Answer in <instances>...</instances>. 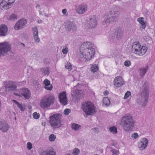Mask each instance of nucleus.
Returning <instances> with one entry per match:
<instances>
[{
    "label": "nucleus",
    "instance_id": "nucleus-1",
    "mask_svg": "<svg viewBox=\"0 0 155 155\" xmlns=\"http://www.w3.org/2000/svg\"><path fill=\"white\" fill-rule=\"evenodd\" d=\"M92 46L89 42L82 45L80 49V57L84 58L87 61L93 58L95 54V51L94 49L92 48Z\"/></svg>",
    "mask_w": 155,
    "mask_h": 155
},
{
    "label": "nucleus",
    "instance_id": "nucleus-2",
    "mask_svg": "<svg viewBox=\"0 0 155 155\" xmlns=\"http://www.w3.org/2000/svg\"><path fill=\"white\" fill-rule=\"evenodd\" d=\"M116 9L115 7H113L109 11V13L102 22L104 26L107 27L110 22L116 21L117 20L119 12Z\"/></svg>",
    "mask_w": 155,
    "mask_h": 155
},
{
    "label": "nucleus",
    "instance_id": "nucleus-3",
    "mask_svg": "<svg viewBox=\"0 0 155 155\" xmlns=\"http://www.w3.org/2000/svg\"><path fill=\"white\" fill-rule=\"evenodd\" d=\"M148 87V83L145 82L141 88V92L140 96L137 98V102L140 105L144 106L146 104L149 97L148 92L147 89Z\"/></svg>",
    "mask_w": 155,
    "mask_h": 155
},
{
    "label": "nucleus",
    "instance_id": "nucleus-4",
    "mask_svg": "<svg viewBox=\"0 0 155 155\" xmlns=\"http://www.w3.org/2000/svg\"><path fill=\"white\" fill-rule=\"evenodd\" d=\"M121 123L123 129L128 132L133 129L135 122L132 117H123Z\"/></svg>",
    "mask_w": 155,
    "mask_h": 155
},
{
    "label": "nucleus",
    "instance_id": "nucleus-5",
    "mask_svg": "<svg viewBox=\"0 0 155 155\" xmlns=\"http://www.w3.org/2000/svg\"><path fill=\"white\" fill-rule=\"evenodd\" d=\"M81 108L87 115H93L96 112L94 105L90 102L83 103Z\"/></svg>",
    "mask_w": 155,
    "mask_h": 155
},
{
    "label": "nucleus",
    "instance_id": "nucleus-6",
    "mask_svg": "<svg viewBox=\"0 0 155 155\" xmlns=\"http://www.w3.org/2000/svg\"><path fill=\"white\" fill-rule=\"evenodd\" d=\"M147 48L145 46H141L139 43L135 42L133 45L131 51L134 53L139 55H143L146 52Z\"/></svg>",
    "mask_w": 155,
    "mask_h": 155
},
{
    "label": "nucleus",
    "instance_id": "nucleus-7",
    "mask_svg": "<svg viewBox=\"0 0 155 155\" xmlns=\"http://www.w3.org/2000/svg\"><path fill=\"white\" fill-rule=\"evenodd\" d=\"M54 97L50 96L43 97L41 101V106L44 109L47 108L54 103Z\"/></svg>",
    "mask_w": 155,
    "mask_h": 155
},
{
    "label": "nucleus",
    "instance_id": "nucleus-8",
    "mask_svg": "<svg viewBox=\"0 0 155 155\" xmlns=\"http://www.w3.org/2000/svg\"><path fill=\"white\" fill-rule=\"evenodd\" d=\"M10 45L7 42L0 43V57L5 55L10 50Z\"/></svg>",
    "mask_w": 155,
    "mask_h": 155
},
{
    "label": "nucleus",
    "instance_id": "nucleus-9",
    "mask_svg": "<svg viewBox=\"0 0 155 155\" xmlns=\"http://www.w3.org/2000/svg\"><path fill=\"white\" fill-rule=\"evenodd\" d=\"M123 34V32L121 29L117 28L111 32V35L113 39L119 40L122 37Z\"/></svg>",
    "mask_w": 155,
    "mask_h": 155
},
{
    "label": "nucleus",
    "instance_id": "nucleus-10",
    "mask_svg": "<svg viewBox=\"0 0 155 155\" xmlns=\"http://www.w3.org/2000/svg\"><path fill=\"white\" fill-rule=\"evenodd\" d=\"M65 30L68 32H74L77 30V26L73 22L67 21L64 23Z\"/></svg>",
    "mask_w": 155,
    "mask_h": 155
},
{
    "label": "nucleus",
    "instance_id": "nucleus-11",
    "mask_svg": "<svg viewBox=\"0 0 155 155\" xmlns=\"http://www.w3.org/2000/svg\"><path fill=\"white\" fill-rule=\"evenodd\" d=\"M87 26L89 28H95L97 25V21L94 17H90L87 20L86 22Z\"/></svg>",
    "mask_w": 155,
    "mask_h": 155
},
{
    "label": "nucleus",
    "instance_id": "nucleus-12",
    "mask_svg": "<svg viewBox=\"0 0 155 155\" xmlns=\"http://www.w3.org/2000/svg\"><path fill=\"white\" fill-rule=\"evenodd\" d=\"M59 117H50V123L53 127H58L60 126V120Z\"/></svg>",
    "mask_w": 155,
    "mask_h": 155
},
{
    "label": "nucleus",
    "instance_id": "nucleus-13",
    "mask_svg": "<svg viewBox=\"0 0 155 155\" xmlns=\"http://www.w3.org/2000/svg\"><path fill=\"white\" fill-rule=\"evenodd\" d=\"M10 126L3 119H0V130L2 132H6L9 129Z\"/></svg>",
    "mask_w": 155,
    "mask_h": 155
},
{
    "label": "nucleus",
    "instance_id": "nucleus-14",
    "mask_svg": "<svg viewBox=\"0 0 155 155\" xmlns=\"http://www.w3.org/2000/svg\"><path fill=\"white\" fill-rule=\"evenodd\" d=\"M59 100L60 103L63 105H66L67 103V97L65 92L63 91L60 93L58 96Z\"/></svg>",
    "mask_w": 155,
    "mask_h": 155
},
{
    "label": "nucleus",
    "instance_id": "nucleus-15",
    "mask_svg": "<svg viewBox=\"0 0 155 155\" xmlns=\"http://www.w3.org/2000/svg\"><path fill=\"white\" fill-rule=\"evenodd\" d=\"M27 23V20L25 19H22L18 21L15 24L14 28L16 30H18L24 27Z\"/></svg>",
    "mask_w": 155,
    "mask_h": 155
},
{
    "label": "nucleus",
    "instance_id": "nucleus-16",
    "mask_svg": "<svg viewBox=\"0 0 155 155\" xmlns=\"http://www.w3.org/2000/svg\"><path fill=\"white\" fill-rule=\"evenodd\" d=\"M87 10V6L84 4H81L76 7V12L79 14H82Z\"/></svg>",
    "mask_w": 155,
    "mask_h": 155
},
{
    "label": "nucleus",
    "instance_id": "nucleus-17",
    "mask_svg": "<svg viewBox=\"0 0 155 155\" xmlns=\"http://www.w3.org/2000/svg\"><path fill=\"white\" fill-rule=\"evenodd\" d=\"M148 143V140L147 138H143L139 142L138 147L140 150H143L147 147Z\"/></svg>",
    "mask_w": 155,
    "mask_h": 155
},
{
    "label": "nucleus",
    "instance_id": "nucleus-18",
    "mask_svg": "<svg viewBox=\"0 0 155 155\" xmlns=\"http://www.w3.org/2000/svg\"><path fill=\"white\" fill-rule=\"evenodd\" d=\"M114 83L116 87H118L122 86L124 84V82L121 77L118 76L115 78Z\"/></svg>",
    "mask_w": 155,
    "mask_h": 155
},
{
    "label": "nucleus",
    "instance_id": "nucleus-19",
    "mask_svg": "<svg viewBox=\"0 0 155 155\" xmlns=\"http://www.w3.org/2000/svg\"><path fill=\"white\" fill-rule=\"evenodd\" d=\"M4 84L6 85L8 92L15 90L17 87L14 82L12 81H6L5 82Z\"/></svg>",
    "mask_w": 155,
    "mask_h": 155
},
{
    "label": "nucleus",
    "instance_id": "nucleus-20",
    "mask_svg": "<svg viewBox=\"0 0 155 155\" xmlns=\"http://www.w3.org/2000/svg\"><path fill=\"white\" fill-rule=\"evenodd\" d=\"M19 92L27 99H29L31 96V94L30 91L26 88H23L20 89Z\"/></svg>",
    "mask_w": 155,
    "mask_h": 155
},
{
    "label": "nucleus",
    "instance_id": "nucleus-21",
    "mask_svg": "<svg viewBox=\"0 0 155 155\" xmlns=\"http://www.w3.org/2000/svg\"><path fill=\"white\" fill-rule=\"evenodd\" d=\"M32 31L33 34V37L35 41L36 42H39L40 41V38L38 36V29L36 27L32 28Z\"/></svg>",
    "mask_w": 155,
    "mask_h": 155
},
{
    "label": "nucleus",
    "instance_id": "nucleus-22",
    "mask_svg": "<svg viewBox=\"0 0 155 155\" xmlns=\"http://www.w3.org/2000/svg\"><path fill=\"white\" fill-rule=\"evenodd\" d=\"M40 154L41 155H56V153L53 149H49L42 151Z\"/></svg>",
    "mask_w": 155,
    "mask_h": 155
},
{
    "label": "nucleus",
    "instance_id": "nucleus-23",
    "mask_svg": "<svg viewBox=\"0 0 155 155\" xmlns=\"http://www.w3.org/2000/svg\"><path fill=\"white\" fill-rule=\"evenodd\" d=\"M8 30V28L4 25H0V36H5Z\"/></svg>",
    "mask_w": 155,
    "mask_h": 155
},
{
    "label": "nucleus",
    "instance_id": "nucleus-24",
    "mask_svg": "<svg viewBox=\"0 0 155 155\" xmlns=\"http://www.w3.org/2000/svg\"><path fill=\"white\" fill-rule=\"evenodd\" d=\"M10 0H8V1L9 2L8 3L3 1L0 3V5L4 8L6 9H8L9 6L12 5L14 2V1H13L12 2H10Z\"/></svg>",
    "mask_w": 155,
    "mask_h": 155
},
{
    "label": "nucleus",
    "instance_id": "nucleus-25",
    "mask_svg": "<svg viewBox=\"0 0 155 155\" xmlns=\"http://www.w3.org/2000/svg\"><path fill=\"white\" fill-rule=\"evenodd\" d=\"M45 84V88L46 89L48 90H51L52 88V85L50 84V81L47 79L45 80L43 82Z\"/></svg>",
    "mask_w": 155,
    "mask_h": 155
},
{
    "label": "nucleus",
    "instance_id": "nucleus-26",
    "mask_svg": "<svg viewBox=\"0 0 155 155\" xmlns=\"http://www.w3.org/2000/svg\"><path fill=\"white\" fill-rule=\"evenodd\" d=\"M71 127L72 129L75 131H78L81 128V126L75 123H72L71 125Z\"/></svg>",
    "mask_w": 155,
    "mask_h": 155
},
{
    "label": "nucleus",
    "instance_id": "nucleus-27",
    "mask_svg": "<svg viewBox=\"0 0 155 155\" xmlns=\"http://www.w3.org/2000/svg\"><path fill=\"white\" fill-rule=\"evenodd\" d=\"M40 72L44 75H48L50 73V71L48 68H41Z\"/></svg>",
    "mask_w": 155,
    "mask_h": 155
},
{
    "label": "nucleus",
    "instance_id": "nucleus-28",
    "mask_svg": "<svg viewBox=\"0 0 155 155\" xmlns=\"http://www.w3.org/2000/svg\"><path fill=\"white\" fill-rule=\"evenodd\" d=\"M7 90L8 89L5 85L3 86L0 89V94L1 95H4L5 94L7 93V92H8V90Z\"/></svg>",
    "mask_w": 155,
    "mask_h": 155
},
{
    "label": "nucleus",
    "instance_id": "nucleus-29",
    "mask_svg": "<svg viewBox=\"0 0 155 155\" xmlns=\"http://www.w3.org/2000/svg\"><path fill=\"white\" fill-rule=\"evenodd\" d=\"M148 68V66L146 67V68H140L139 70L140 71V75L141 77L144 76L146 74Z\"/></svg>",
    "mask_w": 155,
    "mask_h": 155
},
{
    "label": "nucleus",
    "instance_id": "nucleus-30",
    "mask_svg": "<svg viewBox=\"0 0 155 155\" xmlns=\"http://www.w3.org/2000/svg\"><path fill=\"white\" fill-rule=\"evenodd\" d=\"M8 20L11 21H15L17 19V15L15 14H11L7 17Z\"/></svg>",
    "mask_w": 155,
    "mask_h": 155
},
{
    "label": "nucleus",
    "instance_id": "nucleus-31",
    "mask_svg": "<svg viewBox=\"0 0 155 155\" xmlns=\"http://www.w3.org/2000/svg\"><path fill=\"white\" fill-rule=\"evenodd\" d=\"M91 70L92 72H96L98 70V65L96 64H92L91 67Z\"/></svg>",
    "mask_w": 155,
    "mask_h": 155
},
{
    "label": "nucleus",
    "instance_id": "nucleus-32",
    "mask_svg": "<svg viewBox=\"0 0 155 155\" xmlns=\"http://www.w3.org/2000/svg\"><path fill=\"white\" fill-rule=\"evenodd\" d=\"M143 18L141 17L137 19V21L140 23L143 29H144L146 27L145 23L143 20Z\"/></svg>",
    "mask_w": 155,
    "mask_h": 155
},
{
    "label": "nucleus",
    "instance_id": "nucleus-33",
    "mask_svg": "<svg viewBox=\"0 0 155 155\" xmlns=\"http://www.w3.org/2000/svg\"><path fill=\"white\" fill-rule=\"evenodd\" d=\"M109 130L110 132L113 134H117V128L114 126L110 127Z\"/></svg>",
    "mask_w": 155,
    "mask_h": 155
},
{
    "label": "nucleus",
    "instance_id": "nucleus-34",
    "mask_svg": "<svg viewBox=\"0 0 155 155\" xmlns=\"http://www.w3.org/2000/svg\"><path fill=\"white\" fill-rule=\"evenodd\" d=\"M13 101L17 104L18 107L20 109L21 111H23L25 110V108L21 104L19 103L17 101L15 100H13Z\"/></svg>",
    "mask_w": 155,
    "mask_h": 155
},
{
    "label": "nucleus",
    "instance_id": "nucleus-35",
    "mask_svg": "<svg viewBox=\"0 0 155 155\" xmlns=\"http://www.w3.org/2000/svg\"><path fill=\"white\" fill-rule=\"evenodd\" d=\"M103 102L104 104L106 105H109L110 103L109 99L107 97H105L103 98Z\"/></svg>",
    "mask_w": 155,
    "mask_h": 155
},
{
    "label": "nucleus",
    "instance_id": "nucleus-36",
    "mask_svg": "<svg viewBox=\"0 0 155 155\" xmlns=\"http://www.w3.org/2000/svg\"><path fill=\"white\" fill-rule=\"evenodd\" d=\"M110 151L113 155H119L120 154L119 150L115 149H111Z\"/></svg>",
    "mask_w": 155,
    "mask_h": 155
},
{
    "label": "nucleus",
    "instance_id": "nucleus-37",
    "mask_svg": "<svg viewBox=\"0 0 155 155\" xmlns=\"http://www.w3.org/2000/svg\"><path fill=\"white\" fill-rule=\"evenodd\" d=\"M56 137V136L54 134H52L49 136V140L50 141H54Z\"/></svg>",
    "mask_w": 155,
    "mask_h": 155
},
{
    "label": "nucleus",
    "instance_id": "nucleus-38",
    "mask_svg": "<svg viewBox=\"0 0 155 155\" xmlns=\"http://www.w3.org/2000/svg\"><path fill=\"white\" fill-rule=\"evenodd\" d=\"M80 150L78 148H75L73 150L72 153L74 155H78L80 153Z\"/></svg>",
    "mask_w": 155,
    "mask_h": 155
},
{
    "label": "nucleus",
    "instance_id": "nucleus-39",
    "mask_svg": "<svg viewBox=\"0 0 155 155\" xmlns=\"http://www.w3.org/2000/svg\"><path fill=\"white\" fill-rule=\"evenodd\" d=\"M65 67L66 68L68 69L69 70H71L72 69V67L71 64L70 63H67L65 65Z\"/></svg>",
    "mask_w": 155,
    "mask_h": 155
},
{
    "label": "nucleus",
    "instance_id": "nucleus-40",
    "mask_svg": "<svg viewBox=\"0 0 155 155\" xmlns=\"http://www.w3.org/2000/svg\"><path fill=\"white\" fill-rule=\"evenodd\" d=\"M131 94V93L130 91H127L125 94L124 99H127Z\"/></svg>",
    "mask_w": 155,
    "mask_h": 155
},
{
    "label": "nucleus",
    "instance_id": "nucleus-41",
    "mask_svg": "<svg viewBox=\"0 0 155 155\" xmlns=\"http://www.w3.org/2000/svg\"><path fill=\"white\" fill-rule=\"evenodd\" d=\"M62 52L63 54H66L68 52V48L66 46H64L62 49Z\"/></svg>",
    "mask_w": 155,
    "mask_h": 155
},
{
    "label": "nucleus",
    "instance_id": "nucleus-42",
    "mask_svg": "<svg viewBox=\"0 0 155 155\" xmlns=\"http://www.w3.org/2000/svg\"><path fill=\"white\" fill-rule=\"evenodd\" d=\"M27 147L28 150H30L32 148V145L30 142H28L27 144Z\"/></svg>",
    "mask_w": 155,
    "mask_h": 155
},
{
    "label": "nucleus",
    "instance_id": "nucleus-43",
    "mask_svg": "<svg viewBox=\"0 0 155 155\" xmlns=\"http://www.w3.org/2000/svg\"><path fill=\"white\" fill-rule=\"evenodd\" d=\"M138 134L137 133L135 132L132 134L131 137L134 139H136L138 137Z\"/></svg>",
    "mask_w": 155,
    "mask_h": 155
},
{
    "label": "nucleus",
    "instance_id": "nucleus-44",
    "mask_svg": "<svg viewBox=\"0 0 155 155\" xmlns=\"http://www.w3.org/2000/svg\"><path fill=\"white\" fill-rule=\"evenodd\" d=\"M124 64L125 66L129 67L131 65V63L129 61H126L124 62Z\"/></svg>",
    "mask_w": 155,
    "mask_h": 155
},
{
    "label": "nucleus",
    "instance_id": "nucleus-45",
    "mask_svg": "<svg viewBox=\"0 0 155 155\" xmlns=\"http://www.w3.org/2000/svg\"><path fill=\"white\" fill-rule=\"evenodd\" d=\"M71 112V110L69 109H65L64 111V113L65 115H68Z\"/></svg>",
    "mask_w": 155,
    "mask_h": 155
},
{
    "label": "nucleus",
    "instance_id": "nucleus-46",
    "mask_svg": "<svg viewBox=\"0 0 155 155\" xmlns=\"http://www.w3.org/2000/svg\"><path fill=\"white\" fill-rule=\"evenodd\" d=\"M63 113L61 112V113L55 114L52 115H51L50 116H62Z\"/></svg>",
    "mask_w": 155,
    "mask_h": 155
},
{
    "label": "nucleus",
    "instance_id": "nucleus-47",
    "mask_svg": "<svg viewBox=\"0 0 155 155\" xmlns=\"http://www.w3.org/2000/svg\"><path fill=\"white\" fill-rule=\"evenodd\" d=\"M91 130L95 133H97L99 132V130L98 128L97 127H94L92 128Z\"/></svg>",
    "mask_w": 155,
    "mask_h": 155
},
{
    "label": "nucleus",
    "instance_id": "nucleus-48",
    "mask_svg": "<svg viewBox=\"0 0 155 155\" xmlns=\"http://www.w3.org/2000/svg\"><path fill=\"white\" fill-rule=\"evenodd\" d=\"M36 115H37L36 116H39L40 114L39 113L37 114L36 112L33 113V116H35Z\"/></svg>",
    "mask_w": 155,
    "mask_h": 155
},
{
    "label": "nucleus",
    "instance_id": "nucleus-49",
    "mask_svg": "<svg viewBox=\"0 0 155 155\" xmlns=\"http://www.w3.org/2000/svg\"><path fill=\"white\" fill-rule=\"evenodd\" d=\"M62 12L63 14L65 15L67 12V10L66 9H64L62 10Z\"/></svg>",
    "mask_w": 155,
    "mask_h": 155
},
{
    "label": "nucleus",
    "instance_id": "nucleus-50",
    "mask_svg": "<svg viewBox=\"0 0 155 155\" xmlns=\"http://www.w3.org/2000/svg\"><path fill=\"white\" fill-rule=\"evenodd\" d=\"M108 94H109V92L108 91H105L104 92V95H107Z\"/></svg>",
    "mask_w": 155,
    "mask_h": 155
},
{
    "label": "nucleus",
    "instance_id": "nucleus-51",
    "mask_svg": "<svg viewBox=\"0 0 155 155\" xmlns=\"http://www.w3.org/2000/svg\"><path fill=\"white\" fill-rule=\"evenodd\" d=\"M42 125L43 126H45V122H42L41 123Z\"/></svg>",
    "mask_w": 155,
    "mask_h": 155
},
{
    "label": "nucleus",
    "instance_id": "nucleus-52",
    "mask_svg": "<svg viewBox=\"0 0 155 155\" xmlns=\"http://www.w3.org/2000/svg\"><path fill=\"white\" fill-rule=\"evenodd\" d=\"M145 38L146 39H148V40H149L150 39V38L148 36H146Z\"/></svg>",
    "mask_w": 155,
    "mask_h": 155
},
{
    "label": "nucleus",
    "instance_id": "nucleus-53",
    "mask_svg": "<svg viewBox=\"0 0 155 155\" xmlns=\"http://www.w3.org/2000/svg\"><path fill=\"white\" fill-rule=\"evenodd\" d=\"M39 117H33L35 119H38L39 118Z\"/></svg>",
    "mask_w": 155,
    "mask_h": 155
},
{
    "label": "nucleus",
    "instance_id": "nucleus-54",
    "mask_svg": "<svg viewBox=\"0 0 155 155\" xmlns=\"http://www.w3.org/2000/svg\"><path fill=\"white\" fill-rule=\"evenodd\" d=\"M40 7V5H37L36 6V8H39Z\"/></svg>",
    "mask_w": 155,
    "mask_h": 155
},
{
    "label": "nucleus",
    "instance_id": "nucleus-55",
    "mask_svg": "<svg viewBox=\"0 0 155 155\" xmlns=\"http://www.w3.org/2000/svg\"><path fill=\"white\" fill-rule=\"evenodd\" d=\"M66 155H71V154H70V153H68Z\"/></svg>",
    "mask_w": 155,
    "mask_h": 155
},
{
    "label": "nucleus",
    "instance_id": "nucleus-56",
    "mask_svg": "<svg viewBox=\"0 0 155 155\" xmlns=\"http://www.w3.org/2000/svg\"><path fill=\"white\" fill-rule=\"evenodd\" d=\"M15 120H16V117H15Z\"/></svg>",
    "mask_w": 155,
    "mask_h": 155
},
{
    "label": "nucleus",
    "instance_id": "nucleus-57",
    "mask_svg": "<svg viewBox=\"0 0 155 155\" xmlns=\"http://www.w3.org/2000/svg\"><path fill=\"white\" fill-rule=\"evenodd\" d=\"M23 44V45H24H24H24V44Z\"/></svg>",
    "mask_w": 155,
    "mask_h": 155
},
{
    "label": "nucleus",
    "instance_id": "nucleus-58",
    "mask_svg": "<svg viewBox=\"0 0 155 155\" xmlns=\"http://www.w3.org/2000/svg\"><path fill=\"white\" fill-rule=\"evenodd\" d=\"M126 116L128 117V115H127Z\"/></svg>",
    "mask_w": 155,
    "mask_h": 155
}]
</instances>
